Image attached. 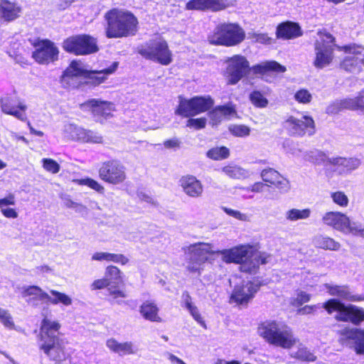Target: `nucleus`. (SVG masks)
Listing matches in <instances>:
<instances>
[{"mask_svg":"<svg viewBox=\"0 0 364 364\" xmlns=\"http://www.w3.org/2000/svg\"><path fill=\"white\" fill-rule=\"evenodd\" d=\"M252 245H240L230 249L215 250L209 243H195L183 248L186 268L190 272L200 274L202 266L211 254L220 255L222 260L227 263L239 264L248 256Z\"/></svg>","mask_w":364,"mask_h":364,"instance_id":"obj_1","label":"nucleus"},{"mask_svg":"<svg viewBox=\"0 0 364 364\" xmlns=\"http://www.w3.org/2000/svg\"><path fill=\"white\" fill-rule=\"evenodd\" d=\"M60 325L58 321L44 318L39 334V349L52 360L61 362L66 359L65 342L59 336Z\"/></svg>","mask_w":364,"mask_h":364,"instance_id":"obj_2","label":"nucleus"},{"mask_svg":"<svg viewBox=\"0 0 364 364\" xmlns=\"http://www.w3.org/2000/svg\"><path fill=\"white\" fill-rule=\"evenodd\" d=\"M106 36L109 38L133 36L137 31V18L130 12L117 9L107 11Z\"/></svg>","mask_w":364,"mask_h":364,"instance_id":"obj_3","label":"nucleus"},{"mask_svg":"<svg viewBox=\"0 0 364 364\" xmlns=\"http://www.w3.org/2000/svg\"><path fill=\"white\" fill-rule=\"evenodd\" d=\"M118 67V63L114 62L112 65L103 70L90 71L85 66L77 60H73L69 67L64 71L62 76V84L67 87H77L80 81L79 77L90 79L93 83L100 84L105 81L106 76L113 73Z\"/></svg>","mask_w":364,"mask_h":364,"instance_id":"obj_4","label":"nucleus"},{"mask_svg":"<svg viewBox=\"0 0 364 364\" xmlns=\"http://www.w3.org/2000/svg\"><path fill=\"white\" fill-rule=\"evenodd\" d=\"M258 333L269 343L284 348H289L295 343L291 328L274 321L262 323L258 327Z\"/></svg>","mask_w":364,"mask_h":364,"instance_id":"obj_5","label":"nucleus"},{"mask_svg":"<svg viewBox=\"0 0 364 364\" xmlns=\"http://www.w3.org/2000/svg\"><path fill=\"white\" fill-rule=\"evenodd\" d=\"M321 307L328 314L336 312V318L338 321L351 322L354 325H359L364 321V309L355 305L346 306L335 299L323 303Z\"/></svg>","mask_w":364,"mask_h":364,"instance_id":"obj_6","label":"nucleus"},{"mask_svg":"<svg viewBox=\"0 0 364 364\" xmlns=\"http://www.w3.org/2000/svg\"><path fill=\"white\" fill-rule=\"evenodd\" d=\"M245 36L243 29L237 24L223 23L215 28L209 41L212 44L232 46L241 43Z\"/></svg>","mask_w":364,"mask_h":364,"instance_id":"obj_7","label":"nucleus"},{"mask_svg":"<svg viewBox=\"0 0 364 364\" xmlns=\"http://www.w3.org/2000/svg\"><path fill=\"white\" fill-rule=\"evenodd\" d=\"M139 53L144 58L168 65L172 62V53L164 40H155L141 46Z\"/></svg>","mask_w":364,"mask_h":364,"instance_id":"obj_8","label":"nucleus"},{"mask_svg":"<svg viewBox=\"0 0 364 364\" xmlns=\"http://www.w3.org/2000/svg\"><path fill=\"white\" fill-rule=\"evenodd\" d=\"M319 38L314 43L316 58L314 65L317 68L328 65L333 58L334 38L330 33H318Z\"/></svg>","mask_w":364,"mask_h":364,"instance_id":"obj_9","label":"nucleus"},{"mask_svg":"<svg viewBox=\"0 0 364 364\" xmlns=\"http://www.w3.org/2000/svg\"><path fill=\"white\" fill-rule=\"evenodd\" d=\"M63 48L66 52L77 55L91 54L98 50L96 39L86 34L66 38L63 43Z\"/></svg>","mask_w":364,"mask_h":364,"instance_id":"obj_10","label":"nucleus"},{"mask_svg":"<svg viewBox=\"0 0 364 364\" xmlns=\"http://www.w3.org/2000/svg\"><path fill=\"white\" fill-rule=\"evenodd\" d=\"M213 100L210 97H195L191 100L180 99L176 113L185 117H193L210 109Z\"/></svg>","mask_w":364,"mask_h":364,"instance_id":"obj_11","label":"nucleus"},{"mask_svg":"<svg viewBox=\"0 0 364 364\" xmlns=\"http://www.w3.org/2000/svg\"><path fill=\"white\" fill-rule=\"evenodd\" d=\"M100 178L109 183L118 185L126 178L125 167L118 161H108L102 164L99 169Z\"/></svg>","mask_w":364,"mask_h":364,"instance_id":"obj_12","label":"nucleus"},{"mask_svg":"<svg viewBox=\"0 0 364 364\" xmlns=\"http://www.w3.org/2000/svg\"><path fill=\"white\" fill-rule=\"evenodd\" d=\"M227 63V79L230 85L237 84L250 70L248 60L242 55H235L229 58Z\"/></svg>","mask_w":364,"mask_h":364,"instance_id":"obj_13","label":"nucleus"},{"mask_svg":"<svg viewBox=\"0 0 364 364\" xmlns=\"http://www.w3.org/2000/svg\"><path fill=\"white\" fill-rule=\"evenodd\" d=\"M92 290H100L106 288L107 301L112 305H122L126 304L124 301L127 298L126 292L121 289L117 285H114L113 282L106 277L102 279L95 280L91 286Z\"/></svg>","mask_w":364,"mask_h":364,"instance_id":"obj_14","label":"nucleus"},{"mask_svg":"<svg viewBox=\"0 0 364 364\" xmlns=\"http://www.w3.org/2000/svg\"><path fill=\"white\" fill-rule=\"evenodd\" d=\"M284 127L288 132L294 136H303L306 134L311 136L315 133L314 119L307 115L301 118L289 117L284 122Z\"/></svg>","mask_w":364,"mask_h":364,"instance_id":"obj_15","label":"nucleus"},{"mask_svg":"<svg viewBox=\"0 0 364 364\" xmlns=\"http://www.w3.org/2000/svg\"><path fill=\"white\" fill-rule=\"evenodd\" d=\"M35 51L33 58L41 64H48L58 58L59 50L54 43L49 40L38 41L35 45Z\"/></svg>","mask_w":364,"mask_h":364,"instance_id":"obj_16","label":"nucleus"},{"mask_svg":"<svg viewBox=\"0 0 364 364\" xmlns=\"http://www.w3.org/2000/svg\"><path fill=\"white\" fill-rule=\"evenodd\" d=\"M360 161L357 158L333 157L328 159L326 164L327 171L338 175H346L357 169Z\"/></svg>","mask_w":364,"mask_h":364,"instance_id":"obj_17","label":"nucleus"},{"mask_svg":"<svg viewBox=\"0 0 364 364\" xmlns=\"http://www.w3.org/2000/svg\"><path fill=\"white\" fill-rule=\"evenodd\" d=\"M343 109L364 110V89L353 98H345L336 100L326 108L328 114H336Z\"/></svg>","mask_w":364,"mask_h":364,"instance_id":"obj_18","label":"nucleus"},{"mask_svg":"<svg viewBox=\"0 0 364 364\" xmlns=\"http://www.w3.org/2000/svg\"><path fill=\"white\" fill-rule=\"evenodd\" d=\"M341 340L357 354L364 355V328H346L341 332Z\"/></svg>","mask_w":364,"mask_h":364,"instance_id":"obj_19","label":"nucleus"},{"mask_svg":"<svg viewBox=\"0 0 364 364\" xmlns=\"http://www.w3.org/2000/svg\"><path fill=\"white\" fill-rule=\"evenodd\" d=\"M259 285L252 282H243L235 286L230 296V301L237 304H247L259 289Z\"/></svg>","mask_w":364,"mask_h":364,"instance_id":"obj_20","label":"nucleus"},{"mask_svg":"<svg viewBox=\"0 0 364 364\" xmlns=\"http://www.w3.org/2000/svg\"><path fill=\"white\" fill-rule=\"evenodd\" d=\"M269 258V255L264 252H255L252 246L251 251L249 252L248 256L240 263V269L242 272L255 274L259 265L261 264L267 263Z\"/></svg>","mask_w":364,"mask_h":364,"instance_id":"obj_21","label":"nucleus"},{"mask_svg":"<svg viewBox=\"0 0 364 364\" xmlns=\"http://www.w3.org/2000/svg\"><path fill=\"white\" fill-rule=\"evenodd\" d=\"M1 107L2 111L6 114L13 115L21 121L27 119L26 106L16 97L2 98L1 100Z\"/></svg>","mask_w":364,"mask_h":364,"instance_id":"obj_22","label":"nucleus"},{"mask_svg":"<svg viewBox=\"0 0 364 364\" xmlns=\"http://www.w3.org/2000/svg\"><path fill=\"white\" fill-rule=\"evenodd\" d=\"M179 185L186 195L191 198H197L202 196L203 186L200 181L193 175L182 176Z\"/></svg>","mask_w":364,"mask_h":364,"instance_id":"obj_23","label":"nucleus"},{"mask_svg":"<svg viewBox=\"0 0 364 364\" xmlns=\"http://www.w3.org/2000/svg\"><path fill=\"white\" fill-rule=\"evenodd\" d=\"M348 220V216L338 211L327 212L322 217V222L324 225L343 234H346Z\"/></svg>","mask_w":364,"mask_h":364,"instance_id":"obj_24","label":"nucleus"},{"mask_svg":"<svg viewBox=\"0 0 364 364\" xmlns=\"http://www.w3.org/2000/svg\"><path fill=\"white\" fill-rule=\"evenodd\" d=\"M21 294L26 301L33 306L48 301L49 294L38 286H29L22 289Z\"/></svg>","mask_w":364,"mask_h":364,"instance_id":"obj_25","label":"nucleus"},{"mask_svg":"<svg viewBox=\"0 0 364 364\" xmlns=\"http://www.w3.org/2000/svg\"><path fill=\"white\" fill-rule=\"evenodd\" d=\"M261 177L264 182L279 189L281 192L286 193L289 189L288 180L273 168H269L262 170Z\"/></svg>","mask_w":364,"mask_h":364,"instance_id":"obj_26","label":"nucleus"},{"mask_svg":"<svg viewBox=\"0 0 364 364\" xmlns=\"http://www.w3.org/2000/svg\"><path fill=\"white\" fill-rule=\"evenodd\" d=\"M227 6L226 0H191L186 4V9L217 11L225 9Z\"/></svg>","mask_w":364,"mask_h":364,"instance_id":"obj_27","label":"nucleus"},{"mask_svg":"<svg viewBox=\"0 0 364 364\" xmlns=\"http://www.w3.org/2000/svg\"><path fill=\"white\" fill-rule=\"evenodd\" d=\"M81 106L85 108H90L94 115L102 116L105 118L109 117L111 113L114 111V105L113 103L97 99L90 100Z\"/></svg>","mask_w":364,"mask_h":364,"instance_id":"obj_28","label":"nucleus"},{"mask_svg":"<svg viewBox=\"0 0 364 364\" xmlns=\"http://www.w3.org/2000/svg\"><path fill=\"white\" fill-rule=\"evenodd\" d=\"M21 7L15 1L1 0L0 2V18L4 21H13L19 17Z\"/></svg>","mask_w":364,"mask_h":364,"instance_id":"obj_29","label":"nucleus"},{"mask_svg":"<svg viewBox=\"0 0 364 364\" xmlns=\"http://www.w3.org/2000/svg\"><path fill=\"white\" fill-rule=\"evenodd\" d=\"M324 287L330 295L338 296L340 299L349 301H359L364 300L361 296L355 295L347 286L332 285L325 284Z\"/></svg>","mask_w":364,"mask_h":364,"instance_id":"obj_30","label":"nucleus"},{"mask_svg":"<svg viewBox=\"0 0 364 364\" xmlns=\"http://www.w3.org/2000/svg\"><path fill=\"white\" fill-rule=\"evenodd\" d=\"M302 35V31L298 23L287 21L278 25L276 31L277 38L291 39L299 37Z\"/></svg>","mask_w":364,"mask_h":364,"instance_id":"obj_31","label":"nucleus"},{"mask_svg":"<svg viewBox=\"0 0 364 364\" xmlns=\"http://www.w3.org/2000/svg\"><path fill=\"white\" fill-rule=\"evenodd\" d=\"M107 347L119 355H131L136 353L134 344L132 342L119 343L114 338H109L106 343Z\"/></svg>","mask_w":364,"mask_h":364,"instance_id":"obj_32","label":"nucleus"},{"mask_svg":"<svg viewBox=\"0 0 364 364\" xmlns=\"http://www.w3.org/2000/svg\"><path fill=\"white\" fill-rule=\"evenodd\" d=\"M255 74H264L269 72H275L278 73H284L286 68L276 61H264L259 64L253 65L251 68Z\"/></svg>","mask_w":364,"mask_h":364,"instance_id":"obj_33","label":"nucleus"},{"mask_svg":"<svg viewBox=\"0 0 364 364\" xmlns=\"http://www.w3.org/2000/svg\"><path fill=\"white\" fill-rule=\"evenodd\" d=\"M235 114L234 107L229 105L219 106L209 112L210 119L213 125H216L223 118H229Z\"/></svg>","mask_w":364,"mask_h":364,"instance_id":"obj_34","label":"nucleus"},{"mask_svg":"<svg viewBox=\"0 0 364 364\" xmlns=\"http://www.w3.org/2000/svg\"><path fill=\"white\" fill-rule=\"evenodd\" d=\"M159 308L154 302L146 301L140 306V313L142 316L150 321L161 322V318L159 317Z\"/></svg>","mask_w":364,"mask_h":364,"instance_id":"obj_35","label":"nucleus"},{"mask_svg":"<svg viewBox=\"0 0 364 364\" xmlns=\"http://www.w3.org/2000/svg\"><path fill=\"white\" fill-rule=\"evenodd\" d=\"M92 259L96 261L113 262L122 265L126 264L129 262V259L124 255L103 252L94 253L92 256Z\"/></svg>","mask_w":364,"mask_h":364,"instance_id":"obj_36","label":"nucleus"},{"mask_svg":"<svg viewBox=\"0 0 364 364\" xmlns=\"http://www.w3.org/2000/svg\"><path fill=\"white\" fill-rule=\"evenodd\" d=\"M363 64L361 59L355 55L346 56L341 63V67L347 72L357 74L362 72Z\"/></svg>","mask_w":364,"mask_h":364,"instance_id":"obj_37","label":"nucleus"},{"mask_svg":"<svg viewBox=\"0 0 364 364\" xmlns=\"http://www.w3.org/2000/svg\"><path fill=\"white\" fill-rule=\"evenodd\" d=\"M314 242L316 247L323 250L338 251L341 248L338 242L328 236L318 235L314 238Z\"/></svg>","mask_w":364,"mask_h":364,"instance_id":"obj_38","label":"nucleus"},{"mask_svg":"<svg viewBox=\"0 0 364 364\" xmlns=\"http://www.w3.org/2000/svg\"><path fill=\"white\" fill-rule=\"evenodd\" d=\"M222 171L228 177L234 179H244L250 176L247 170L234 164L224 166Z\"/></svg>","mask_w":364,"mask_h":364,"instance_id":"obj_39","label":"nucleus"},{"mask_svg":"<svg viewBox=\"0 0 364 364\" xmlns=\"http://www.w3.org/2000/svg\"><path fill=\"white\" fill-rule=\"evenodd\" d=\"M345 235L364 238V218L357 220L349 218Z\"/></svg>","mask_w":364,"mask_h":364,"instance_id":"obj_40","label":"nucleus"},{"mask_svg":"<svg viewBox=\"0 0 364 364\" xmlns=\"http://www.w3.org/2000/svg\"><path fill=\"white\" fill-rule=\"evenodd\" d=\"M311 211L309 208L297 209L291 208L285 212V219L289 222H295L299 220H306L311 215Z\"/></svg>","mask_w":364,"mask_h":364,"instance_id":"obj_41","label":"nucleus"},{"mask_svg":"<svg viewBox=\"0 0 364 364\" xmlns=\"http://www.w3.org/2000/svg\"><path fill=\"white\" fill-rule=\"evenodd\" d=\"M48 301L53 305L62 304L64 306H69L73 304V299L68 295L56 290L50 291Z\"/></svg>","mask_w":364,"mask_h":364,"instance_id":"obj_42","label":"nucleus"},{"mask_svg":"<svg viewBox=\"0 0 364 364\" xmlns=\"http://www.w3.org/2000/svg\"><path fill=\"white\" fill-rule=\"evenodd\" d=\"M305 160L317 165H324L329 158H327L324 153L318 150H312L306 152L304 155Z\"/></svg>","mask_w":364,"mask_h":364,"instance_id":"obj_43","label":"nucleus"},{"mask_svg":"<svg viewBox=\"0 0 364 364\" xmlns=\"http://www.w3.org/2000/svg\"><path fill=\"white\" fill-rule=\"evenodd\" d=\"M64 131L66 136L73 140L82 141L83 136H85V129L73 124H65Z\"/></svg>","mask_w":364,"mask_h":364,"instance_id":"obj_44","label":"nucleus"},{"mask_svg":"<svg viewBox=\"0 0 364 364\" xmlns=\"http://www.w3.org/2000/svg\"><path fill=\"white\" fill-rule=\"evenodd\" d=\"M105 277L112 281L114 285H117L119 287V284L123 283L122 273L115 266H108L106 268Z\"/></svg>","mask_w":364,"mask_h":364,"instance_id":"obj_45","label":"nucleus"},{"mask_svg":"<svg viewBox=\"0 0 364 364\" xmlns=\"http://www.w3.org/2000/svg\"><path fill=\"white\" fill-rule=\"evenodd\" d=\"M206 155L213 160H222L229 156L230 151L225 146L214 147L210 149L207 152Z\"/></svg>","mask_w":364,"mask_h":364,"instance_id":"obj_46","label":"nucleus"},{"mask_svg":"<svg viewBox=\"0 0 364 364\" xmlns=\"http://www.w3.org/2000/svg\"><path fill=\"white\" fill-rule=\"evenodd\" d=\"M250 100L255 107L259 108H264L268 105L267 99L257 90H255L250 93Z\"/></svg>","mask_w":364,"mask_h":364,"instance_id":"obj_47","label":"nucleus"},{"mask_svg":"<svg viewBox=\"0 0 364 364\" xmlns=\"http://www.w3.org/2000/svg\"><path fill=\"white\" fill-rule=\"evenodd\" d=\"M331 198L333 202L341 208H346L349 203V199L344 192L337 191L331 193Z\"/></svg>","mask_w":364,"mask_h":364,"instance_id":"obj_48","label":"nucleus"},{"mask_svg":"<svg viewBox=\"0 0 364 364\" xmlns=\"http://www.w3.org/2000/svg\"><path fill=\"white\" fill-rule=\"evenodd\" d=\"M0 322L7 329L12 330L15 328L12 316L8 310L2 308H0Z\"/></svg>","mask_w":364,"mask_h":364,"instance_id":"obj_49","label":"nucleus"},{"mask_svg":"<svg viewBox=\"0 0 364 364\" xmlns=\"http://www.w3.org/2000/svg\"><path fill=\"white\" fill-rule=\"evenodd\" d=\"M291 356L306 361H314L316 359L314 354L304 346H300L296 352L293 351L291 353Z\"/></svg>","mask_w":364,"mask_h":364,"instance_id":"obj_50","label":"nucleus"},{"mask_svg":"<svg viewBox=\"0 0 364 364\" xmlns=\"http://www.w3.org/2000/svg\"><path fill=\"white\" fill-rule=\"evenodd\" d=\"M74 182L78 185L87 186L100 193H103L105 190L104 187L97 181L90 178L74 180Z\"/></svg>","mask_w":364,"mask_h":364,"instance_id":"obj_51","label":"nucleus"},{"mask_svg":"<svg viewBox=\"0 0 364 364\" xmlns=\"http://www.w3.org/2000/svg\"><path fill=\"white\" fill-rule=\"evenodd\" d=\"M230 132L238 137H245L250 135V129L244 124H232L229 127Z\"/></svg>","mask_w":364,"mask_h":364,"instance_id":"obj_52","label":"nucleus"},{"mask_svg":"<svg viewBox=\"0 0 364 364\" xmlns=\"http://www.w3.org/2000/svg\"><path fill=\"white\" fill-rule=\"evenodd\" d=\"M103 138L101 134L91 130L85 129V136L81 141L87 143L100 144L102 143Z\"/></svg>","mask_w":364,"mask_h":364,"instance_id":"obj_53","label":"nucleus"},{"mask_svg":"<svg viewBox=\"0 0 364 364\" xmlns=\"http://www.w3.org/2000/svg\"><path fill=\"white\" fill-rule=\"evenodd\" d=\"M294 100L301 104H309L312 100V95L309 90L301 89L294 94Z\"/></svg>","mask_w":364,"mask_h":364,"instance_id":"obj_54","label":"nucleus"},{"mask_svg":"<svg viewBox=\"0 0 364 364\" xmlns=\"http://www.w3.org/2000/svg\"><path fill=\"white\" fill-rule=\"evenodd\" d=\"M43 167L45 170L52 173H57L60 171V165L53 159H43Z\"/></svg>","mask_w":364,"mask_h":364,"instance_id":"obj_55","label":"nucleus"},{"mask_svg":"<svg viewBox=\"0 0 364 364\" xmlns=\"http://www.w3.org/2000/svg\"><path fill=\"white\" fill-rule=\"evenodd\" d=\"M249 37L255 42L262 44H271L272 39L267 33H249Z\"/></svg>","mask_w":364,"mask_h":364,"instance_id":"obj_56","label":"nucleus"},{"mask_svg":"<svg viewBox=\"0 0 364 364\" xmlns=\"http://www.w3.org/2000/svg\"><path fill=\"white\" fill-rule=\"evenodd\" d=\"M192 317L194 318L196 321H197L201 326L203 328H206V324L205 323V321L203 320V317L201 316L198 309L196 306H193L191 308H188L187 309Z\"/></svg>","mask_w":364,"mask_h":364,"instance_id":"obj_57","label":"nucleus"},{"mask_svg":"<svg viewBox=\"0 0 364 364\" xmlns=\"http://www.w3.org/2000/svg\"><path fill=\"white\" fill-rule=\"evenodd\" d=\"M206 119L205 118H198V119H189L187 121L186 126L188 127H193L196 129H203L205 127Z\"/></svg>","mask_w":364,"mask_h":364,"instance_id":"obj_58","label":"nucleus"},{"mask_svg":"<svg viewBox=\"0 0 364 364\" xmlns=\"http://www.w3.org/2000/svg\"><path fill=\"white\" fill-rule=\"evenodd\" d=\"M16 205V198L12 193L9 194L5 198L0 199V209L9 206H14Z\"/></svg>","mask_w":364,"mask_h":364,"instance_id":"obj_59","label":"nucleus"},{"mask_svg":"<svg viewBox=\"0 0 364 364\" xmlns=\"http://www.w3.org/2000/svg\"><path fill=\"white\" fill-rule=\"evenodd\" d=\"M341 50H343L345 53H348L350 54H353L355 56V55L360 54L363 50V48L360 46H358L355 44L348 45L342 47Z\"/></svg>","mask_w":364,"mask_h":364,"instance_id":"obj_60","label":"nucleus"},{"mask_svg":"<svg viewBox=\"0 0 364 364\" xmlns=\"http://www.w3.org/2000/svg\"><path fill=\"white\" fill-rule=\"evenodd\" d=\"M181 303L182 306L185 307L186 309L194 306L192 301V298L188 291L183 292L181 296Z\"/></svg>","mask_w":364,"mask_h":364,"instance_id":"obj_61","label":"nucleus"},{"mask_svg":"<svg viewBox=\"0 0 364 364\" xmlns=\"http://www.w3.org/2000/svg\"><path fill=\"white\" fill-rule=\"evenodd\" d=\"M1 213L4 217H6L7 218L15 219V218H18V213L13 208L6 207L4 208H1Z\"/></svg>","mask_w":364,"mask_h":364,"instance_id":"obj_62","label":"nucleus"},{"mask_svg":"<svg viewBox=\"0 0 364 364\" xmlns=\"http://www.w3.org/2000/svg\"><path fill=\"white\" fill-rule=\"evenodd\" d=\"M311 295L304 292V291H300L297 294L296 301L298 303L302 304L304 303H306L310 300Z\"/></svg>","mask_w":364,"mask_h":364,"instance_id":"obj_63","label":"nucleus"},{"mask_svg":"<svg viewBox=\"0 0 364 364\" xmlns=\"http://www.w3.org/2000/svg\"><path fill=\"white\" fill-rule=\"evenodd\" d=\"M180 142L176 138L168 139L164 141V145L167 149H173L179 146Z\"/></svg>","mask_w":364,"mask_h":364,"instance_id":"obj_64","label":"nucleus"}]
</instances>
